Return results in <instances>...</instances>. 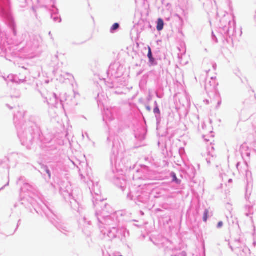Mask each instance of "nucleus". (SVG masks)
<instances>
[{
    "label": "nucleus",
    "instance_id": "obj_1",
    "mask_svg": "<svg viewBox=\"0 0 256 256\" xmlns=\"http://www.w3.org/2000/svg\"><path fill=\"white\" fill-rule=\"evenodd\" d=\"M164 22L162 18H159L158 20L156 29L158 31H161L164 28Z\"/></svg>",
    "mask_w": 256,
    "mask_h": 256
},
{
    "label": "nucleus",
    "instance_id": "obj_2",
    "mask_svg": "<svg viewBox=\"0 0 256 256\" xmlns=\"http://www.w3.org/2000/svg\"><path fill=\"white\" fill-rule=\"evenodd\" d=\"M208 213H209L208 210H206L204 212V216H203V220L204 222H206L207 221V220L208 217Z\"/></svg>",
    "mask_w": 256,
    "mask_h": 256
},
{
    "label": "nucleus",
    "instance_id": "obj_3",
    "mask_svg": "<svg viewBox=\"0 0 256 256\" xmlns=\"http://www.w3.org/2000/svg\"><path fill=\"white\" fill-rule=\"evenodd\" d=\"M172 180L173 181H174V182H176V183L177 184H180V180H178L176 176V175L174 173H172Z\"/></svg>",
    "mask_w": 256,
    "mask_h": 256
},
{
    "label": "nucleus",
    "instance_id": "obj_4",
    "mask_svg": "<svg viewBox=\"0 0 256 256\" xmlns=\"http://www.w3.org/2000/svg\"><path fill=\"white\" fill-rule=\"evenodd\" d=\"M148 56L149 58V59L150 60L152 61L153 60L152 52L151 48L150 46H148Z\"/></svg>",
    "mask_w": 256,
    "mask_h": 256
},
{
    "label": "nucleus",
    "instance_id": "obj_5",
    "mask_svg": "<svg viewBox=\"0 0 256 256\" xmlns=\"http://www.w3.org/2000/svg\"><path fill=\"white\" fill-rule=\"evenodd\" d=\"M119 24L118 23L114 24L111 28L112 30H116L119 28Z\"/></svg>",
    "mask_w": 256,
    "mask_h": 256
},
{
    "label": "nucleus",
    "instance_id": "obj_6",
    "mask_svg": "<svg viewBox=\"0 0 256 256\" xmlns=\"http://www.w3.org/2000/svg\"><path fill=\"white\" fill-rule=\"evenodd\" d=\"M223 226V222H220L218 224V228H220L222 227Z\"/></svg>",
    "mask_w": 256,
    "mask_h": 256
},
{
    "label": "nucleus",
    "instance_id": "obj_7",
    "mask_svg": "<svg viewBox=\"0 0 256 256\" xmlns=\"http://www.w3.org/2000/svg\"><path fill=\"white\" fill-rule=\"evenodd\" d=\"M46 172L48 173V174L49 176V177L50 178V170H46Z\"/></svg>",
    "mask_w": 256,
    "mask_h": 256
},
{
    "label": "nucleus",
    "instance_id": "obj_8",
    "mask_svg": "<svg viewBox=\"0 0 256 256\" xmlns=\"http://www.w3.org/2000/svg\"><path fill=\"white\" fill-rule=\"evenodd\" d=\"M154 112H159V110L158 108H156L154 110Z\"/></svg>",
    "mask_w": 256,
    "mask_h": 256
},
{
    "label": "nucleus",
    "instance_id": "obj_9",
    "mask_svg": "<svg viewBox=\"0 0 256 256\" xmlns=\"http://www.w3.org/2000/svg\"><path fill=\"white\" fill-rule=\"evenodd\" d=\"M147 109L148 110H150V108L149 107H147Z\"/></svg>",
    "mask_w": 256,
    "mask_h": 256
}]
</instances>
